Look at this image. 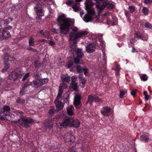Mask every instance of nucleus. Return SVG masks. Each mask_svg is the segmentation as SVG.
<instances>
[{
  "label": "nucleus",
  "mask_w": 152,
  "mask_h": 152,
  "mask_svg": "<svg viewBox=\"0 0 152 152\" xmlns=\"http://www.w3.org/2000/svg\"><path fill=\"white\" fill-rule=\"evenodd\" d=\"M57 20L60 24V33L65 35L69 33L70 26L74 23V20L66 18L62 15L58 17Z\"/></svg>",
  "instance_id": "nucleus-1"
},
{
  "label": "nucleus",
  "mask_w": 152,
  "mask_h": 152,
  "mask_svg": "<svg viewBox=\"0 0 152 152\" xmlns=\"http://www.w3.org/2000/svg\"><path fill=\"white\" fill-rule=\"evenodd\" d=\"M75 41H71L70 40V46L69 48V50L73 55L75 54H76L77 57L74 58V61L75 64H80V59L83 57V54L81 49L78 48L76 50L77 44Z\"/></svg>",
  "instance_id": "nucleus-2"
},
{
  "label": "nucleus",
  "mask_w": 152,
  "mask_h": 152,
  "mask_svg": "<svg viewBox=\"0 0 152 152\" xmlns=\"http://www.w3.org/2000/svg\"><path fill=\"white\" fill-rule=\"evenodd\" d=\"M71 28L73 31L69 34V39L71 41L75 40L83 36L87 35L88 33L87 31H80L77 32L78 28L76 27L72 26Z\"/></svg>",
  "instance_id": "nucleus-3"
},
{
  "label": "nucleus",
  "mask_w": 152,
  "mask_h": 152,
  "mask_svg": "<svg viewBox=\"0 0 152 152\" xmlns=\"http://www.w3.org/2000/svg\"><path fill=\"white\" fill-rule=\"evenodd\" d=\"M32 84L35 88H38L41 86L40 78L38 77L34 80L32 83L27 82L25 83L23 86V88L20 92V94L22 96L26 91V88L28 86Z\"/></svg>",
  "instance_id": "nucleus-4"
},
{
  "label": "nucleus",
  "mask_w": 152,
  "mask_h": 152,
  "mask_svg": "<svg viewBox=\"0 0 152 152\" xmlns=\"http://www.w3.org/2000/svg\"><path fill=\"white\" fill-rule=\"evenodd\" d=\"M86 10L88 14H86L85 15L83 20L86 22H88L92 20V16L94 15L95 12L94 9L91 6H87L86 7Z\"/></svg>",
  "instance_id": "nucleus-5"
},
{
  "label": "nucleus",
  "mask_w": 152,
  "mask_h": 152,
  "mask_svg": "<svg viewBox=\"0 0 152 152\" xmlns=\"http://www.w3.org/2000/svg\"><path fill=\"white\" fill-rule=\"evenodd\" d=\"M23 74L24 73L23 71H21L20 69H18L12 72L9 75L8 79L12 81H14L17 78H21Z\"/></svg>",
  "instance_id": "nucleus-6"
},
{
  "label": "nucleus",
  "mask_w": 152,
  "mask_h": 152,
  "mask_svg": "<svg viewBox=\"0 0 152 152\" xmlns=\"http://www.w3.org/2000/svg\"><path fill=\"white\" fill-rule=\"evenodd\" d=\"M34 122L33 119L29 118L23 117L18 120V124L20 125L27 128L29 127L28 124H32Z\"/></svg>",
  "instance_id": "nucleus-7"
},
{
  "label": "nucleus",
  "mask_w": 152,
  "mask_h": 152,
  "mask_svg": "<svg viewBox=\"0 0 152 152\" xmlns=\"http://www.w3.org/2000/svg\"><path fill=\"white\" fill-rule=\"evenodd\" d=\"M113 111V109L110 107H105L102 109L101 113L103 115L108 116L111 115Z\"/></svg>",
  "instance_id": "nucleus-8"
},
{
  "label": "nucleus",
  "mask_w": 152,
  "mask_h": 152,
  "mask_svg": "<svg viewBox=\"0 0 152 152\" xmlns=\"http://www.w3.org/2000/svg\"><path fill=\"white\" fill-rule=\"evenodd\" d=\"M96 45L94 43L89 42L88 45L86 46V51L89 53H91L95 51Z\"/></svg>",
  "instance_id": "nucleus-9"
},
{
  "label": "nucleus",
  "mask_w": 152,
  "mask_h": 152,
  "mask_svg": "<svg viewBox=\"0 0 152 152\" xmlns=\"http://www.w3.org/2000/svg\"><path fill=\"white\" fill-rule=\"evenodd\" d=\"M95 4L99 11H102L105 7L106 4L104 3V0H95Z\"/></svg>",
  "instance_id": "nucleus-10"
},
{
  "label": "nucleus",
  "mask_w": 152,
  "mask_h": 152,
  "mask_svg": "<svg viewBox=\"0 0 152 152\" xmlns=\"http://www.w3.org/2000/svg\"><path fill=\"white\" fill-rule=\"evenodd\" d=\"M93 101L98 102L99 103L102 102L101 100L99 99L95 95H90L88 97L87 103L91 104Z\"/></svg>",
  "instance_id": "nucleus-11"
},
{
  "label": "nucleus",
  "mask_w": 152,
  "mask_h": 152,
  "mask_svg": "<svg viewBox=\"0 0 152 152\" xmlns=\"http://www.w3.org/2000/svg\"><path fill=\"white\" fill-rule=\"evenodd\" d=\"M11 37L10 33L7 31L0 29V39L3 40L8 39Z\"/></svg>",
  "instance_id": "nucleus-12"
},
{
  "label": "nucleus",
  "mask_w": 152,
  "mask_h": 152,
  "mask_svg": "<svg viewBox=\"0 0 152 152\" xmlns=\"http://www.w3.org/2000/svg\"><path fill=\"white\" fill-rule=\"evenodd\" d=\"M61 96L58 97L57 95L55 101V104L58 111L61 110L64 107V104L61 102Z\"/></svg>",
  "instance_id": "nucleus-13"
},
{
  "label": "nucleus",
  "mask_w": 152,
  "mask_h": 152,
  "mask_svg": "<svg viewBox=\"0 0 152 152\" xmlns=\"http://www.w3.org/2000/svg\"><path fill=\"white\" fill-rule=\"evenodd\" d=\"M74 121L72 120V118H66L62 121L60 124V126L64 128L68 126H70V122Z\"/></svg>",
  "instance_id": "nucleus-14"
},
{
  "label": "nucleus",
  "mask_w": 152,
  "mask_h": 152,
  "mask_svg": "<svg viewBox=\"0 0 152 152\" xmlns=\"http://www.w3.org/2000/svg\"><path fill=\"white\" fill-rule=\"evenodd\" d=\"M75 98L74 101V104L76 106L79 105L80 102V96L78 94V92L76 91L74 93Z\"/></svg>",
  "instance_id": "nucleus-15"
},
{
  "label": "nucleus",
  "mask_w": 152,
  "mask_h": 152,
  "mask_svg": "<svg viewBox=\"0 0 152 152\" xmlns=\"http://www.w3.org/2000/svg\"><path fill=\"white\" fill-rule=\"evenodd\" d=\"M64 138L65 141L66 142H74L75 140L74 136L71 135L69 133L65 134Z\"/></svg>",
  "instance_id": "nucleus-16"
},
{
  "label": "nucleus",
  "mask_w": 152,
  "mask_h": 152,
  "mask_svg": "<svg viewBox=\"0 0 152 152\" xmlns=\"http://www.w3.org/2000/svg\"><path fill=\"white\" fill-rule=\"evenodd\" d=\"M68 86L64 83L62 82L60 84L58 92L57 95L58 97L61 96L63 90L67 88Z\"/></svg>",
  "instance_id": "nucleus-17"
},
{
  "label": "nucleus",
  "mask_w": 152,
  "mask_h": 152,
  "mask_svg": "<svg viewBox=\"0 0 152 152\" xmlns=\"http://www.w3.org/2000/svg\"><path fill=\"white\" fill-rule=\"evenodd\" d=\"M76 2L74 4L72 5V8L75 12H77L80 10L79 5L78 3V2H80L82 0H75Z\"/></svg>",
  "instance_id": "nucleus-18"
},
{
  "label": "nucleus",
  "mask_w": 152,
  "mask_h": 152,
  "mask_svg": "<svg viewBox=\"0 0 152 152\" xmlns=\"http://www.w3.org/2000/svg\"><path fill=\"white\" fill-rule=\"evenodd\" d=\"M3 110L4 113L6 116L8 115L12 117V115H12L9 112V111L10 110V108L9 106H4L3 107Z\"/></svg>",
  "instance_id": "nucleus-19"
},
{
  "label": "nucleus",
  "mask_w": 152,
  "mask_h": 152,
  "mask_svg": "<svg viewBox=\"0 0 152 152\" xmlns=\"http://www.w3.org/2000/svg\"><path fill=\"white\" fill-rule=\"evenodd\" d=\"M72 120L74 121L70 122V126H73L75 127H78L80 126V123L79 121L77 119Z\"/></svg>",
  "instance_id": "nucleus-20"
},
{
  "label": "nucleus",
  "mask_w": 152,
  "mask_h": 152,
  "mask_svg": "<svg viewBox=\"0 0 152 152\" xmlns=\"http://www.w3.org/2000/svg\"><path fill=\"white\" fill-rule=\"evenodd\" d=\"M102 34H100L98 42H97L96 43L97 45H100L102 48H104L105 47V45L104 41L102 39Z\"/></svg>",
  "instance_id": "nucleus-21"
},
{
  "label": "nucleus",
  "mask_w": 152,
  "mask_h": 152,
  "mask_svg": "<svg viewBox=\"0 0 152 152\" xmlns=\"http://www.w3.org/2000/svg\"><path fill=\"white\" fill-rule=\"evenodd\" d=\"M115 74L116 76H118L120 75L119 71L121 68L120 67V65L116 62L115 63Z\"/></svg>",
  "instance_id": "nucleus-22"
},
{
  "label": "nucleus",
  "mask_w": 152,
  "mask_h": 152,
  "mask_svg": "<svg viewBox=\"0 0 152 152\" xmlns=\"http://www.w3.org/2000/svg\"><path fill=\"white\" fill-rule=\"evenodd\" d=\"M149 140V136L148 134H143L141 135L140 137V140L142 142H147Z\"/></svg>",
  "instance_id": "nucleus-23"
},
{
  "label": "nucleus",
  "mask_w": 152,
  "mask_h": 152,
  "mask_svg": "<svg viewBox=\"0 0 152 152\" xmlns=\"http://www.w3.org/2000/svg\"><path fill=\"white\" fill-rule=\"evenodd\" d=\"M61 80L62 82L64 83V82L66 81L69 83L70 81V77L68 76L62 75L61 76Z\"/></svg>",
  "instance_id": "nucleus-24"
},
{
  "label": "nucleus",
  "mask_w": 152,
  "mask_h": 152,
  "mask_svg": "<svg viewBox=\"0 0 152 152\" xmlns=\"http://www.w3.org/2000/svg\"><path fill=\"white\" fill-rule=\"evenodd\" d=\"M74 107L72 105H70L67 109V112L69 115H72L74 114Z\"/></svg>",
  "instance_id": "nucleus-25"
},
{
  "label": "nucleus",
  "mask_w": 152,
  "mask_h": 152,
  "mask_svg": "<svg viewBox=\"0 0 152 152\" xmlns=\"http://www.w3.org/2000/svg\"><path fill=\"white\" fill-rule=\"evenodd\" d=\"M4 59L6 61H13L14 62L17 61L16 59L15 58L10 57L7 55H6V56L4 57Z\"/></svg>",
  "instance_id": "nucleus-26"
},
{
  "label": "nucleus",
  "mask_w": 152,
  "mask_h": 152,
  "mask_svg": "<svg viewBox=\"0 0 152 152\" xmlns=\"http://www.w3.org/2000/svg\"><path fill=\"white\" fill-rule=\"evenodd\" d=\"M79 78L80 80L81 81V83L82 84V88H84L85 86V85L86 81V80L85 78H83L82 76L81 75H80L79 76Z\"/></svg>",
  "instance_id": "nucleus-27"
},
{
  "label": "nucleus",
  "mask_w": 152,
  "mask_h": 152,
  "mask_svg": "<svg viewBox=\"0 0 152 152\" xmlns=\"http://www.w3.org/2000/svg\"><path fill=\"white\" fill-rule=\"evenodd\" d=\"M9 19H10L11 21H12V19L8 18L6 20H2L1 21V24H4L5 25L8 24L10 22Z\"/></svg>",
  "instance_id": "nucleus-28"
},
{
  "label": "nucleus",
  "mask_w": 152,
  "mask_h": 152,
  "mask_svg": "<svg viewBox=\"0 0 152 152\" xmlns=\"http://www.w3.org/2000/svg\"><path fill=\"white\" fill-rule=\"evenodd\" d=\"M29 44L30 46H33L34 45V39L31 37L28 40Z\"/></svg>",
  "instance_id": "nucleus-29"
},
{
  "label": "nucleus",
  "mask_w": 152,
  "mask_h": 152,
  "mask_svg": "<svg viewBox=\"0 0 152 152\" xmlns=\"http://www.w3.org/2000/svg\"><path fill=\"white\" fill-rule=\"evenodd\" d=\"M127 92L125 90H121L120 91L119 97L120 98H122L123 97L124 95Z\"/></svg>",
  "instance_id": "nucleus-30"
},
{
  "label": "nucleus",
  "mask_w": 152,
  "mask_h": 152,
  "mask_svg": "<svg viewBox=\"0 0 152 152\" xmlns=\"http://www.w3.org/2000/svg\"><path fill=\"white\" fill-rule=\"evenodd\" d=\"M64 98L66 97L64 99V101L67 104H68L69 103V95L66 93L64 95Z\"/></svg>",
  "instance_id": "nucleus-31"
},
{
  "label": "nucleus",
  "mask_w": 152,
  "mask_h": 152,
  "mask_svg": "<svg viewBox=\"0 0 152 152\" xmlns=\"http://www.w3.org/2000/svg\"><path fill=\"white\" fill-rule=\"evenodd\" d=\"M40 80L41 81V86L43 84L46 83L48 81V79L47 78L44 79L40 78Z\"/></svg>",
  "instance_id": "nucleus-32"
},
{
  "label": "nucleus",
  "mask_w": 152,
  "mask_h": 152,
  "mask_svg": "<svg viewBox=\"0 0 152 152\" xmlns=\"http://www.w3.org/2000/svg\"><path fill=\"white\" fill-rule=\"evenodd\" d=\"M142 12L145 15H147L149 13V10L148 9L145 7H143L142 10Z\"/></svg>",
  "instance_id": "nucleus-33"
},
{
  "label": "nucleus",
  "mask_w": 152,
  "mask_h": 152,
  "mask_svg": "<svg viewBox=\"0 0 152 152\" xmlns=\"http://www.w3.org/2000/svg\"><path fill=\"white\" fill-rule=\"evenodd\" d=\"M10 66V65L8 64L5 63L4 68L2 70V72H4L9 68Z\"/></svg>",
  "instance_id": "nucleus-34"
},
{
  "label": "nucleus",
  "mask_w": 152,
  "mask_h": 152,
  "mask_svg": "<svg viewBox=\"0 0 152 152\" xmlns=\"http://www.w3.org/2000/svg\"><path fill=\"white\" fill-rule=\"evenodd\" d=\"M70 87H72L74 90H76L77 88V84L76 83H72L70 85Z\"/></svg>",
  "instance_id": "nucleus-35"
},
{
  "label": "nucleus",
  "mask_w": 152,
  "mask_h": 152,
  "mask_svg": "<svg viewBox=\"0 0 152 152\" xmlns=\"http://www.w3.org/2000/svg\"><path fill=\"white\" fill-rule=\"evenodd\" d=\"M129 11L131 13L134 12L135 10V7L134 6H129L128 8Z\"/></svg>",
  "instance_id": "nucleus-36"
},
{
  "label": "nucleus",
  "mask_w": 152,
  "mask_h": 152,
  "mask_svg": "<svg viewBox=\"0 0 152 152\" xmlns=\"http://www.w3.org/2000/svg\"><path fill=\"white\" fill-rule=\"evenodd\" d=\"M17 103L23 104L25 102V101L23 99H21L20 98H18L17 100Z\"/></svg>",
  "instance_id": "nucleus-37"
},
{
  "label": "nucleus",
  "mask_w": 152,
  "mask_h": 152,
  "mask_svg": "<svg viewBox=\"0 0 152 152\" xmlns=\"http://www.w3.org/2000/svg\"><path fill=\"white\" fill-rule=\"evenodd\" d=\"M148 39V36L147 34H144L142 35L141 39L142 40L147 41Z\"/></svg>",
  "instance_id": "nucleus-38"
},
{
  "label": "nucleus",
  "mask_w": 152,
  "mask_h": 152,
  "mask_svg": "<svg viewBox=\"0 0 152 152\" xmlns=\"http://www.w3.org/2000/svg\"><path fill=\"white\" fill-rule=\"evenodd\" d=\"M66 4L69 6H72V5L74 4H75L73 2V1L72 0H69L66 2Z\"/></svg>",
  "instance_id": "nucleus-39"
},
{
  "label": "nucleus",
  "mask_w": 152,
  "mask_h": 152,
  "mask_svg": "<svg viewBox=\"0 0 152 152\" xmlns=\"http://www.w3.org/2000/svg\"><path fill=\"white\" fill-rule=\"evenodd\" d=\"M76 69L77 71L79 72V73H81L83 72V69L80 66L77 65L76 66Z\"/></svg>",
  "instance_id": "nucleus-40"
},
{
  "label": "nucleus",
  "mask_w": 152,
  "mask_h": 152,
  "mask_svg": "<svg viewBox=\"0 0 152 152\" xmlns=\"http://www.w3.org/2000/svg\"><path fill=\"white\" fill-rule=\"evenodd\" d=\"M141 79L143 81H145L147 80V77L145 74H143L140 76Z\"/></svg>",
  "instance_id": "nucleus-41"
},
{
  "label": "nucleus",
  "mask_w": 152,
  "mask_h": 152,
  "mask_svg": "<svg viewBox=\"0 0 152 152\" xmlns=\"http://www.w3.org/2000/svg\"><path fill=\"white\" fill-rule=\"evenodd\" d=\"M12 26H8L4 28L1 29L3 30L4 31H7V30H10L12 29Z\"/></svg>",
  "instance_id": "nucleus-42"
},
{
  "label": "nucleus",
  "mask_w": 152,
  "mask_h": 152,
  "mask_svg": "<svg viewBox=\"0 0 152 152\" xmlns=\"http://www.w3.org/2000/svg\"><path fill=\"white\" fill-rule=\"evenodd\" d=\"M29 73H26L25 75L22 79V80L23 81H24L25 80L27 79V78L29 76Z\"/></svg>",
  "instance_id": "nucleus-43"
},
{
  "label": "nucleus",
  "mask_w": 152,
  "mask_h": 152,
  "mask_svg": "<svg viewBox=\"0 0 152 152\" xmlns=\"http://www.w3.org/2000/svg\"><path fill=\"white\" fill-rule=\"evenodd\" d=\"M40 61L37 60H35V66L36 67H38L40 66Z\"/></svg>",
  "instance_id": "nucleus-44"
},
{
  "label": "nucleus",
  "mask_w": 152,
  "mask_h": 152,
  "mask_svg": "<svg viewBox=\"0 0 152 152\" xmlns=\"http://www.w3.org/2000/svg\"><path fill=\"white\" fill-rule=\"evenodd\" d=\"M75 147L74 146L70 148L68 150V152H75Z\"/></svg>",
  "instance_id": "nucleus-45"
},
{
  "label": "nucleus",
  "mask_w": 152,
  "mask_h": 152,
  "mask_svg": "<svg viewBox=\"0 0 152 152\" xmlns=\"http://www.w3.org/2000/svg\"><path fill=\"white\" fill-rule=\"evenodd\" d=\"M137 91V89H134V90L131 92V95L134 97L136 95Z\"/></svg>",
  "instance_id": "nucleus-46"
},
{
  "label": "nucleus",
  "mask_w": 152,
  "mask_h": 152,
  "mask_svg": "<svg viewBox=\"0 0 152 152\" xmlns=\"http://www.w3.org/2000/svg\"><path fill=\"white\" fill-rule=\"evenodd\" d=\"M145 27L146 28H152V26H151V25L149 23H145Z\"/></svg>",
  "instance_id": "nucleus-47"
},
{
  "label": "nucleus",
  "mask_w": 152,
  "mask_h": 152,
  "mask_svg": "<svg viewBox=\"0 0 152 152\" xmlns=\"http://www.w3.org/2000/svg\"><path fill=\"white\" fill-rule=\"evenodd\" d=\"M136 36L138 38L141 39L142 35H141L140 33L136 32L135 34Z\"/></svg>",
  "instance_id": "nucleus-48"
},
{
  "label": "nucleus",
  "mask_w": 152,
  "mask_h": 152,
  "mask_svg": "<svg viewBox=\"0 0 152 152\" xmlns=\"http://www.w3.org/2000/svg\"><path fill=\"white\" fill-rule=\"evenodd\" d=\"M40 75V74L39 72H37L35 73H34V74H33V76L34 77V78H38V77Z\"/></svg>",
  "instance_id": "nucleus-49"
},
{
  "label": "nucleus",
  "mask_w": 152,
  "mask_h": 152,
  "mask_svg": "<svg viewBox=\"0 0 152 152\" xmlns=\"http://www.w3.org/2000/svg\"><path fill=\"white\" fill-rule=\"evenodd\" d=\"M73 62L72 61H69L68 62L67 64V67L68 68H70L73 65Z\"/></svg>",
  "instance_id": "nucleus-50"
},
{
  "label": "nucleus",
  "mask_w": 152,
  "mask_h": 152,
  "mask_svg": "<svg viewBox=\"0 0 152 152\" xmlns=\"http://www.w3.org/2000/svg\"><path fill=\"white\" fill-rule=\"evenodd\" d=\"M46 126L49 129H50L51 128L53 127V123L51 122L48 124L46 125Z\"/></svg>",
  "instance_id": "nucleus-51"
},
{
  "label": "nucleus",
  "mask_w": 152,
  "mask_h": 152,
  "mask_svg": "<svg viewBox=\"0 0 152 152\" xmlns=\"http://www.w3.org/2000/svg\"><path fill=\"white\" fill-rule=\"evenodd\" d=\"M51 31L52 32L54 33L57 34L58 30L55 28H52L51 30Z\"/></svg>",
  "instance_id": "nucleus-52"
},
{
  "label": "nucleus",
  "mask_w": 152,
  "mask_h": 152,
  "mask_svg": "<svg viewBox=\"0 0 152 152\" xmlns=\"http://www.w3.org/2000/svg\"><path fill=\"white\" fill-rule=\"evenodd\" d=\"M76 79L77 77L75 76H73L71 79L72 83H75V82L76 81Z\"/></svg>",
  "instance_id": "nucleus-53"
},
{
  "label": "nucleus",
  "mask_w": 152,
  "mask_h": 152,
  "mask_svg": "<svg viewBox=\"0 0 152 152\" xmlns=\"http://www.w3.org/2000/svg\"><path fill=\"white\" fill-rule=\"evenodd\" d=\"M55 110H54L53 109H51L49 110V113L50 114H54L55 113Z\"/></svg>",
  "instance_id": "nucleus-54"
},
{
  "label": "nucleus",
  "mask_w": 152,
  "mask_h": 152,
  "mask_svg": "<svg viewBox=\"0 0 152 152\" xmlns=\"http://www.w3.org/2000/svg\"><path fill=\"white\" fill-rule=\"evenodd\" d=\"M152 2V0H145L144 3L146 4H149Z\"/></svg>",
  "instance_id": "nucleus-55"
},
{
  "label": "nucleus",
  "mask_w": 152,
  "mask_h": 152,
  "mask_svg": "<svg viewBox=\"0 0 152 152\" xmlns=\"http://www.w3.org/2000/svg\"><path fill=\"white\" fill-rule=\"evenodd\" d=\"M135 38H133L131 39L130 40V43L131 44H134L135 42Z\"/></svg>",
  "instance_id": "nucleus-56"
},
{
  "label": "nucleus",
  "mask_w": 152,
  "mask_h": 152,
  "mask_svg": "<svg viewBox=\"0 0 152 152\" xmlns=\"http://www.w3.org/2000/svg\"><path fill=\"white\" fill-rule=\"evenodd\" d=\"M0 119L1 120H8V119H7V118L5 116H2L1 115H0Z\"/></svg>",
  "instance_id": "nucleus-57"
},
{
  "label": "nucleus",
  "mask_w": 152,
  "mask_h": 152,
  "mask_svg": "<svg viewBox=\"0 0 152 152\" xmlns=\"http://www.w3.org/2000/svg\"><path fill=\"white\" fill-rule=\"evenodd\" d=\"M60 115H56L54 118V121L57 120L60 118Z\"/></svg>",
  "instance_id": "nucleus-58"
},
{
  "label": "nucleus",
  "mask_w": 152,
  "mask_h": 152,
  "mask_svg": "<svg viewBox=\"0 0 152 152\" xmlns=\"http://www.w3.org/2000/svg\"><path fill=\"white\" fill-rule=\"evenodd\" d=\"M125 16L127 17L128 18L129 17L130 15H129V13H128V12L126 10H125Z\"/></svg>",
  "instance_id": "nucleus-59"
},
{
  "label": "nucleus",
  "mask_w": 152,
  "mask_h": 152,
  "mask_svg": "<svg viewBox=\"0 0 152 152\" xmlns=\"http://www.w3.org/2000/svg\"><path fill=\"white\" fill-rule=\"evenodd\" d=\"M83 72H84V74L86 75L88 72V69L86 68H83Z\"/></svg>",
  "instance_id": "nucleus-60"
},
{
  "label": "nucleus",
  "mask_w": 152,
  "mask_h": 152,
  "mask_svg": "<svg viewBox=\"0 0 152 152\" xmlns=\"http://www.w3.org/2000/svg\"><path fill=\"white\" fill-rule=\"evenodd\" d=\"M49 44L51 46H55V43L53 41H49Z\"/></svg>",
  "instance_id": "nucleus-61"
},
{
  "label": "nucleus",
  "mask_w": 152,
  "mask_h": 152,
  "mask_svg": "<svg viewBox=\"0 0 152 152\" xmlns=\"http://www.w3.org/2000/svg\"><path fill=\"white\" fill-rule=\"evenodd\" d=\"M43 30L40 31H39V33L41 34H42L43 35V36H44V37H45L47 38L48 37V36H45L44 33L43 32Z\"/></svg>",
  "instance_id": "nucleus-62"
},
{
  "label": "nucleus",
  "mask_w": 152,
  "mask_h": 152,
  "mask_svg": "<svg viewBox=\"0 0 152 152\" xmlns=\"http://www.w3.org/2000/svg\"><path fill=\"white\" fill-rule=\"evenodd\" d=\"M149 97V96L148 95H145V99L146 101H147Z\"/></svg>",
  "instance_id": "nucleus-63"
},
{
  "label": "nucleus",
  "mask_w": 152,
  "mask_h": 152,
  "mask_svg": "<svg viewBox=\"0 0 152 152\" xmlns=\"http://www.w3.org/2000/svg\"><path fill=\"white\" fill-rule=\"evenodd\" d=\"M84 14V12H83V11H82L80 13V16L82 17L83 15V14Z\"/></svg>",
  "instance_id": "nucleus-64"
}]
</instances>
